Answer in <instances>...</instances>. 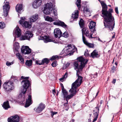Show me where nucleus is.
Wrapping results in <instances>:
<instances>
[{
  "label": "nucleus",
  "mask_w": 122,
  "mask_h": 122,
  "mask_svg": "<svg viewBox=\"0 0 122 122\" xmlns=\"http://www.w3.org/2000/svg\"><path fill=\"white\" fill-rule=\"evenodd\" d=\"M78 60L79 62H81V65H80L79 69L76 70V75L78 78L76 81L72 84L78 86H79L82 82V77L80 76L81 74V72L83 67L88 61L82 57H79Z\"/></svg>",
  "instance_id": "1"
},
{
  "label": "nucleus",
  "mask_w": 122,
  "mask_h": 122,
  "mask_svg": "<svg viewBox=\"0 0 122 122\" xmlns=\"http://www.w3.org/2000/svg\"><path fill=\"white\" fill-rule=\"evenodd\" d=\"M21 78L24 79L25 80L21 82V84L22 85L23 89L22 90L21 93L19 94V97H24L26 91V89L28 88L30 85V82L29 81L27 80L29 77H25L23 76L21 77Z\"/></svg>",
  "instance_id": "2"
},
{
  "label": "nucleus",
  "mask_w": 122,
  "mask_h": 122,
  "mask_svg": "<svg viewBox=\"0 0 122 122\" xmlns=\"http://www.w3.org/2000/svg\"><path fill=\"white\" fill-rule=\"evenodd\" d=\"M52 5L51 3H47L45 5L43 10L44 13L46 15L50 14L52 15L53 13L54 15L56 16L57 14V10L55 8L52 10Z\"/></svg>",
  "instance_id": "3"
},
{
  "label": "nucleus",
  "mask_w": 122,
  "mask_h": 122,
  "mask_svg": "<svg viewBox=\"0 0 122 122\" xmlns=\"http://www.w3.org/2000/svg\"><path fill=\"white\" fill-rule=\"evenodd\" d=\"M98 0L100 3L102 7V16L104 18V25L105 27L106 28L107 26V5L103 1Z\"/></svg>",
  "instance_id": "4"
},
{
  "label": "nucleus",
  "mask_w": 122,
  "mask_h": 122,
  "mask_svg": "<svg viewBox=\"0 0 122 122\" xmlns=\"http://www.w3.org/2000/svg\"><path fill=\"white\" fill-rule=\"evenodd\" d=\"M115 25V19L112 14L108 15L107 11V28L112 30L114 28Z\"/></svg>",
  "instance_id": "5"
},
{
  "label": "nucleus",
  "mask_w": 122,
  "mask_h": 122,
  "mask_svg": "<svg viewBox=\"0 0 122 122\" xmlns=\"http://www.w3.org/2000/svg\"><path fill=\"white\" fill-rule=\"evenodd\" d=\"M78 87V86L72 84L71 88L69 90V92L71 93V94L67 95V93L66 91V94L64 95L63 94L64 98H66V100L67 101L76 94V88Z\"/></svg>",
  "instance_id": "6"
},
{
  "label": "nucleus",
  "mask_w": 122,
  "mask_h": 122,
  "mask_svg": "<svg viewBox=\"0 0 122 122\" xmlns=\"http://www.w3.org/2000/svg\"><path fill=\"white\" fill-rule=\"evenodd\" d=\"M77 50L76 48L74 46L69 45L64 49L63 51L65 54L71 56L76 51H77Z\"/></svg>",
  "instance_id": "7"
},
{
  "label": "nucleus",
  "mask_w": 122,
  "mask_h": 122,
  "mask_svg": "<svg viewBox=\"0 0 122 122\" xmlns=\"http://www.w3.org/2000/svg\"><path fill=\"white\" fill-rule=\"evenodd\" d=\"M3 87L7 91H11L14 88V83L9 80L8 81L4 83L3 84Z\"/></svg>",
  "instance_id": "8"
},
{
  "label": "nucleus",
  "mask_w": 122,
  "mask_h": 122,
  "mask_svg": "<svg viewBox=\"0 0 122 122\" xmlns=\"http://www.w3.org/2000/svg\"><path fill=\"white\" fill-rule=\"evenodd\" d=\"M3 14L5 16H6L8 14L10 8L9 2L5 0L4 3V5L3 6Z\"/></svg>",
  "instance_id": "9"
},
{
  "label": "nucleus",
  "mask_w": 122,
  "mask_h": 122,
  "mask_svg": "<svg viewBox=\"0 0 122 122\" xmlns=\"http://www.w3.org/2000/svg\"><path fill=\"white\" fill-rule=\"evenodd\" d=\"M25 17H21L20 20L19 21L20 24L23 25L25 28H30L31 27V23L28 21H25L24 22L25 20Z\"/></svg>",
  "instance_id": "10"
},
{
  "label": "nucleus",
  "mask_w": 122,
  "mask_h": 122,
  "mask_svg": "<svg viewBox=\"0 0 122 122\" xmlns=\"http://www.w3.org/2000/svg\"><path fill=\"white\" fill-rule=\"evenodd\" d=\"M82 36H83V34H85L86 36L88 37L89 38H93L94 37L92 36L93 34L92 31H91V32L90 31L86 30V28H83L82 29Z\"/></svg>",
  "instance_id": "11"
},
{
  "label": "nucleus",
  "mask_w": 122,
  "mask_h": 122,
  "mask_svg": "<svg viewBox=\"0 0 122 122\" xmlns=\"http://www.w3.org/2000/svg\"><path fill=\"white\" fill-rule=\"evenodd\" d=\"M22 53L24 54H28L31 53V50L27 46H23L21 49Z\"/></svg>",
  "instance_id": "12"
},
{
  "label": "nucleus",
  "mask_w": 122,
  "mask_h": 122,
  "mask_svg": "<svg viewBox=\"0 0 122 122\" xmlns=\"http://www.w3.org/2000/svg\"><path fill=\"white\" fill-rule=\"evenodd\" d=\"M8 121V122H19V117L17 115H16L14 116H12L9 118Z\"/></svg>",
  "instance_id": "13"
},
{
  "label": "nucleus",
  "mask_w": 122,
  "mask_h": 122,
  "mask_svg": "<svg viewBox=\"0 0 122 122\" xmlns=\"http://www.w3.org/2000/svg\"><path fill=\"white\" fill-rule=\"evenodd\" d=\"M42 2L41 0H35L33 2L32 6L34 8H37L41 5Z\"/></svg>",
  "instance_id": "14"
},
{
  "label": "nucleus",
  "mask_w": 122,
  "mask_h": 122,
  "mask_svg": "<svg viewBox=\"0 0 122 122\" xmlns=\"http://www.w3.org/2000/svg\"><path fill=\"white\" fill-rule=\"evenodd\" d=\"M45 107V105L41 103L37 108L34 109V110L37 112L39 113L41 112L44 109Z\"/></svg>",
  "instance_id": "15"
},
{
  "label": "nucleus",
  "mask_w": 122,
  "mask_h": 122,
  "mask_svg": "<svg viewBox=\"0 0 122 122\" xmlns=\"http://www.w3.org/2000/svg\"><path fill=\"white\" fill-rule=\"evenodd\" d=\"M51 15H51L52 16V17H50L49 16H47L45 18V20L48 21L52 22L54 21L55 20H56L57 14L56 16L55 15H54V14L53 13Z\"/></svg>",
  "instance_id": "16"
},
{
  "label": "nucleus",
  "mask_w": 122,
  "mask_h": 122,
  "mask_svg": "<svg viewBox=\"0 0 122 122\" xmlns=\"http://www.w3.org/2000/svg\"><path fill=\"white\" fill-rule=\"evenodd\" d=\"M42 39H41L43 40L46 43L48 42H53L56 43H57V42H56L55 40H53L51 39V38L47 36H43Z\"/></svg>",
  "instance_id": "17"
},
{
  "label": "nucleus",
  "mask_w": 122,
  "mask_h": 122,
  "mask_svg": "<svg viewBox=\"0 0 122 122\" xmlns=\"http://www.w3.org/2000/svg\"><path fill=\"white\" fill-rule=\"evenodd\" d=\"M54 34L55 37H59L61 36L62 32L61 30L59 28L55 29L54 31Z\"/></svg>",
  "instance_id": "18"
},
{
  "label": "nucleus",
  "mask_w": 122,
  "mask_h": 122,
  "mask_svg": "<svg viewBox=\"0 0 122 122\" xmlns=\"http://www.w3.org/2000/svg\"><path fill=\"white\" fill-rule=\"evenodd\" d=\"M31 96V95H29L28 99L26 100L25 107H27L29 106L32 103Z\"/></svg>",
  "instance_id": "19"
},
{
  "label": "nucleus",
  "mask_w": 122,
  "mask_h": 122,
  "mask_svg": "<svg viewBox=\"0 0 122 122\" xmlns=\"http://www.w3.org/2000/svg\"><path fill=\"white\" fill-rule=\"evenodd\" d=\"M96 23L93 21H91L90 23L89 28L91 31H92L93 33L94 32Z\"/></svg>",
  "instance_id": "20"
},
{
  "label": "nucleus",
  "mask_w": 122,
  "mask_h": 122,
  "mask_svg": "<svg viewBox=\"0 0 122 122\" xmlns=\"http://www.w3.org/2000/svg\"><path fill=\"white\" fill-rule=\"evenodd\" d=\"M82 40L84 43L90 48H93L94 46L93 44L88 42L86 40L85 37L83 36Z\"/></svg>",
  "instance_id": "21"
},
{
  "label": "nucleus",
  "mask_w": 122,
  "mask_h": 122,
  "mask_svg": "<svg viewBox=\"0 0 122 122\" xmlns=\"http://www.w3.org/2000/svg\"><path fill=\"white\" fill-rule=\"evenodd\" d=\"M78 10H76L72 14V18L74 20H76L78 18Z\"/></svg>",
  "instance_id": "22"
},
{
  "label": "nucleus",
  "mask_w": 122,
  "mask_h": 122,
  "mask_svg": "<svg viewBox=\"0 0 122 122\" xmlns=\"http://www.w3.org/2000/svg\"><path fill=\"white\" fill-rule=\"evenodd\" d=\"M16 10L17 11L20 13L21 11L22 10V4H18L16 6Z\"/></svg>",
  "instance_id": "23"
},
{
  "label": "nucleus",
  "mask_w": 122,
  "mask_h": 122,
  "mask_svg": "<svg viewBox=\"0 0 122 122\" xmlns=\"http://www.w3.org/2000/svg\"><path fill=\"white\" fill-rule=\"evenodd\" d=\"M38 14H35L31 17L30 19V21L31 22H34L36 21L38 18Z\"/></svg>",
  "instance_id": "24"
},
{
  "label": "nucleus",
  "mask_w": 122,
  "mask_h": 122,
  "mask_svg": "<svg viewBox=\"0 0 122 122\" xmlns=\"http://www.w3.org/2000/svg\"><path fill=\"white\" fill-rule=\"evenodd\" d=\"M91 56L93 58L99 57L100 55L98 54L96 50H94L91 54Z\"/></svg>",
  "instance_id": "25"
},
{
  "label": "nucleus",
  "mask_w": 122,
  "mask_h": 122,
  "mask_svg": "<svg viewBox=\"0 0 122 122\" xmlns=\"http://www.w3.org/2000/svg\"><path fill=\"white\" fill-rule=\"evenodd\" d=\"M2 107L5 110H7L8 108H10V107L9 105L8 101H7L4 102Z\"/></svg>",
  "instance_id": "26"
},
{
  "label": "nucleus",
  "mask_w": 122,
  "mask_h": 122,
  "mask_svg": "<svg viewBox=\"0 0 122 122\" xmlns=\"http://www.w3.org/2000/svg\"><path fill=\"white\" fill-rule=\"evenodd\" d=\"M16 29L15 30V34L17 36V37H19L21 35V31L19 28L16 27Z\"/></svg>",
  "instance_id": "27"
},
{
  "label": "nucleus",
  "mask_w": 122,
  "mask_h": 122,
  "mask_svg": "<svg viewBox=\"0 0 122 122\" xmlns=\"http://www.w3.org/2000/svg\"><path fill=\"white\" fill-rule=\"evenodd\" d=\"M25 33L28 38V40H29V39L32 37L33 36L31 32L29 31H26Z\"/></svg>",
  "instance_id": "28"
},
{
  "label": "nucleus",
  "mask_w": 122,
  "mask_h": 122,
  "mask_svg": "<svg viewBox=\"0 0 122 122\" xmlns=\"http://www.w3.org/2000/svg\"><path fill=\"white\" fill-rule=\"evenodd\" d=\"M100 105H97V106L95 107L93 111L94 115H98L99 111V107H100Z\"/></svg>",
  "instance_id": "29"
},
{
  "label": "nucleus",
  "mask_w": 122,
  "mask_h": 122,
  "mask_svg": "<svg viewBox=\"0 0 122 122\" xmlns=\"http://www.w3.org/2000/svg\"><path fill=\"white\" fill-rule=\"evenodd\" d=\"M17 57L20 60L21 62L22 63H24V59L22 57L21 55L19 53H17L16 54Z\"/></svg>",
  "instance_id": "30"
},
{
  "label": "nucleus",
  "mask_w": 122,
  "mask_h": 122,
  "mask_svg": "<svg viewBox=\"0 0 122 122\" xmlns=\"http://www.w3.org/2000/svg\"><path fill=\"white\" fill-rule=\"evenodd\" d=\"M80 62L81 63V62ZM79 64L78 63V61H76L74 62V67L75 70H76L78 69H79L80 67V66H79Z\"/></svg>",
  "instance_id": "31"
},
{
  "label": "nucleus",
  "mask_w": 122,
  "mask_h": 122,
  "mask_svg": "<svg viewBox=\"0 0 122 122\" xmlns=\"http://www.w3.org/2000/svg\"><path fill=\"white\" fill-rule=\"evenodd\" d=\"M79 24L81 28H83L84 26V23L83 20L82 19H81L79 22Z\"/></svg>",
  "instance_id": "32"
},
{
  "label": "nucleus",
  "mask_w": 122,
  "mask_h": 122,
  "mask_svg": "<svg viewBox=\"0 0 122 122\" xmlns=\"http://www.w3.org/2000/svg\"><path fill=\"white\" fill-rule=\"evenodd\" d=\"M32 63V61L31 60H27L25 63V64L28 66H31Z\"/></svg>",
  "instance_id": "33"
},
{
  "label": "nucleus",
  "mask_w": 122,
  "mask_h": 122,
  "mask_svg": "<svg viewBox=\"0 0 122 122\" xmlns=\"http://www.w3.org/2000/svg\"><path fill=\"white\" fill-rule=\"evenodd\" d=\"M57 23V25L62 26L63 27H66L67 26L64 22L61 21H59Z\"/></svg>",
  "instance_id": "34"
},
{
  "label": "nucleus",
  "mask_w": 122,
  "mask_h": 122,
  "mask_svg": "<svg viewBox=\"0 0 122 122\" xmlns=\"http://www.w3.org/2000/svg\"><path fill=\"white\" fill-rule=\"evenodd\" d=\"M14 46L15 49L16 50L19 48L20 47L19 43L17 42H15L14 43Z\"/></svg>",
  "instance_id": "35"
},
{
  "label": "nucleus",
  "mask_w": 122,
  "mask_h": 122,
  "mask_svg": "<svg viewBox=\"0 0 122 122\" xmlns=\"http://www.w3.org/2000/svg\"><path fill=\"white\" fill-rule=\"evenodd\" d=\"M42 65L44 64L45 63L46 64H48L49 62V60L47 58H44L42 61Z\"/></svg>",
  "instance_id": "36"
},
{
  "label": "nucleus",
  "mask_w": 122,
  "mask_h": 122,
  "mask_svg": "<svg viewBox=\"0 0 122 122\" xmlns=\"http://www.w3.org/2000/svg\"><path fill=\"white\" fill-rule=\"evenodd\" d=\"M28 40L27 36L25 35V33L24 35L22 36L20 38V40Z\"/></svg>",
  "instance_id": "37"
},
{
  "label": "nucleus",
  "mask_w": 122,
  "mask_h": 122,
  "mask_svg": "<svg viewBox=\"0 0 122 122\" xmlns=\"http://www.w3.org/2000/svg\"><path fill=\"white\" fill-rule=\"evenodd\" d=\"M81 0H77L76 3V4L79 9L81 7Z\"/></svg>",
  "instance_id": "38"
},
{
  "label": "nucleus",
  "mask_w": 122,
  "mask_h": 122,
  "mask_svg": "<svg viewBox=\"0 0 122 122\" xmlns=\"http://www.w3.org/2000/svg\"><path fill=\"white\" fill-rule=\"evenodd\" d=\"M61 89L63 93L64 94V95L66 94V90L64 89L63 84H61Z\"/></svg>",
  "instance_id": "39"
},
{
  "label": "nucleus",
  "mask_w": 122,
  "mask_h": 122,
  "mask_svg": "<svg viewBox=\"0 0 122 122\" xmlns=\"http://www.w3.org/2000/svg\"><path fill=\"white\" fill-rule=\"evenodd\" d=\"M67 73H66L65 74L63 77H62L60 79V80L61 82H63L64 81V79L67 77Z\"/></svg>",
  "instance_id": "40"
},
{
  "label": "nucleus",
  "mask_w": 122,
  "mask_h": 122,
  "mask_svg": "<svg viewBox=\"0 0 122 122\" xmlns=\"http://www.w3.org/2000/svg\"><path fill=\"white\" fill-rule=\"evenodd\" d=\"M5 24L4 22H0V27L1 28H4L5 27Z\"/></svg>",
  "instance_id": "41"
},
{
  "label": "nucleus",
  "mask_w": 122,
  "mask_h": 122,
  "mask_svg": "<svg viewBox=\"0 0 122 122\" xmlns=\"http://www.w3.org/2000/svg\"><path fill=\"white\" fill-rule=\"evenodd\" d=\"M61 36L65 38L68 37V34L67 32H65L62 34H61Z\"/></svg>",
  "instance_id": "42"
},
{
  "label": "nucleus",
  "mask_w": 122,
  "mask_h": 122,
  "mask_svg": "<svg viewBox=\"0 0 122 122\" xmlns=\"http://www.w3.org/2000/svg\"><path fill=\"white\" fill-rule=\"evenodd\" d=\"M57 65V61H54L51 64V65L53 67H55Z\"/></svg>",
  "instance_id": "43"
},
{
  "label": "nucleus",
  "mask_w": 122,
  "mask_h": 122,
  "mask_svg": "<svg viewBox=\"0 0 122 122\" xmlns=\"http://www.w3.org/2000/svg\"><path fill=\"white\" fill-rule=\"evenodd\" d=\"M36 64L39 65H42V61H36Z\"/></svg>",
  "instance_id": "44"
},
{
  "label": "nucleus",
  "mask_w": 122,
  "mask_h": 122,
  "mask_svg": "<svg viewBox=\"0 0 122 122\" xmlns=\"http://www.w3.org/2000/svg\"><path fill=\"white\" fill-rule=\"evenodd\" d=\"M108 11V15L109 14H112V13L113 12V9L111 8L109 9L108 11Z\"/></svg>",
  "instance_id": "45"
},
{
  "label": "nucleus",
  "mask_w": 122,
  "mask_h": 122,
  "mask_svg": "<svg viewBox=\"0 0 122 122\" xmlns=\"http://www.w3.org/2000/svg\"><path fill=\"white\" fill-rule=\"evenodd\" d=\"M58 56H53L50 59V60H56V58H58Z\"/></svg>",
  "instance_id": "46"
},
{
  "label": "nucleus",
  "mask_w": 122,
  "mask_h": 122,
  "mask_svg": "<svg viewBox=\"0 0 122 122\" xmlns=\"http://www.w3.org/2000/svg\"><path fill=\"white\" fill-rule=\"evenodd\" d=\"M57 113V112H55L52 111L51 112V115L52 117H53L54 115L56 114Z\"/></svg>",
  "instance_id": "47"
},
{
  "label": "nucleus",
  "mask_w": 122,
  "mask_h": 122,
  "mask_svg": "<svg viewBox=\"0 0 122 122\" xmlns=\"http://www.w3.org/2000/svg\"><path fill=\"white\" fill-rule=\"evenodd\" d=\"M94 115L95 117L93 121L92 122H94L95 121L97 120L98 116V115Z\"/></svg>",
  "instance_id": "48"
},
{
  "label": "nucleus",
  "mask_w": 122,
  "mask_h": 122,
  "mask_svg": "<svg viewBox=\"0 0 122 122\" xmlns=\"http://www.w3.org/2000/svg\"><path fill=\"white\" fill-rule=\"evenodd\" d=\"M116 68V67H115L114 66H113V67L111 68V71L113 72L115 70Z\"/></svg>",
  "instance_id": "49"
},
{
  "label": "nucleus",
  "mask_w": 122,
  "mask_h": 122,
  "mask_svg": "<svg viewBox=\"0 0 122 122\" xmlns=\"http://www.w3.org/2000/svg\"><path fill=\"white\" fill-rule=\"evenodd\" d=\"M84 55L86 56H88L89 55V54L88 51H86L84 53Z\"/></svg>",
  "instance_id": "50"
},
{
  "label": "nucleus",
  "mask_w": 122,
  "mask_h": 122,
  "mask_svg": "<svg viewBox=\"0 0 122 122\" xmlns=\"http://www.w3.org/2000/svg\"><path fill=\"white\" fill-rule=\"evenodd\" d=\"M13 63L12 62H10L8 61H7L6 62V64L8 66H9L11 64H12Z\"/></svg>",
  "instance_id": "51"
},
{
  "label": "nucleus",
  "mask_w": 122,
  "mask_h": 122,
  "mask_svg": "<svg viewBox=\"0 0 122 122\" xmlns=\"http://www.w3.org/2000/svg\"><path fill=\"white\" fill-rule=\"evenodd\" d=\"M115 11L116 12L117 14L118 13V7H117L115 8Z\"/></svg>",
  "instance_id": "52"
},
{
  "label": "nucleus",
  "mask_w": 122,
  "mask_h": 122,
  "mask_svg": "<svg viewBox=\"0 0 122 122\" xmlns=\"http://www.w3.org/2000/svg\"><path fill=\"white\" fill-rule=\"evenodd\" d=\"M68 101H67V102L66 103H65L64 104V107H67L68 106Z\"/></svg>",
  "instance_id": "53"
},
{
  "label": "nucleus",
  "mask_w": 122,
  "mask_h": 122,
  "mask_svg": "<svg viewBox=\"0 0 122 122\" xmlns=\"http://www.w3.org/2000/svg\"><path fill=\"white\" fill-rule=\"evenodd\" d=\"M116 81V80L115 79H113L112 81V83H113L114 84Z\"/></svg>",
  "instance_id": "54"
},
{
  "label": "nucleus",
  "mask_w": 122,
  "mask_h": 122,
  "mask_svg": "<svg viewBox=\"0 0 122 122\" xmlns=\"http://www.w3.org/2000/svg\"><path fill=\"white\" fill-rule=\"evenodd\" d=\"M64 109H65L67 111L68 110V106L67 107H64Z\"/></svg>",
  "instance_id": "55"
},
{
  "label": "nucleus",
  "mask_w": 122,
  "mask_h": 122,
  "mask_svg": "<svg viewBox=\"0 0 122 122\" xmlns=\"http://www.w3.org/2000/svg\"><path fill=\"white\" fill-rule=\"evenodd\" d=\"M66 66L65 67H68L69 66L70 64L69 63H67V64H66Z\"/></svg>",
  "instance_id": "56"
},
{
  "label": "nucleus",
  "mask_w": 122,
  "mask_h": 122,
  "mask_svg": "<svg viewBox=\"0 0 122 122\" xmlns=\"http://www.w3.org/2000/svg\"><path fill=\"white\" fill-rule=\"evenodd\" d=\"M66 66V64H65L63 66V69H66V67H65Z\"/></svg>",
  "instance_id": "57"
},
{
  "label": "nucleus",
  "mask_w": 122,
  "mask_h": 122,
  "mask_svg": "<svg viewBox=\"0 0 122 122\" xmlns=\"http://www.w3.org/2000/svg\"><path fill=\"white\" fill-rule=\"evenodd\" d=\"M52 92L53 94H54V93H56L55 92V90H53L52 91Z\"/></svg>",
  "instance_id": "58"
},
{
  "label": "nucleus",
  "mask_w": 122,
  "mask_h": 122,
  "mask_svg": "<svg viewBox=\"0 0 122 122\" xmlns=\"http://www.w3.org/2000/svg\"><path fill=\"white\" fill-rule=\"evenodd\" d=\"M115 35L114 34L112 36V39H113V38H114L115 37Z\"/></svg>",
  "instance_id": "59"
},
{
  "label": "nucleus",
  "mask_w": 122,
  "mask_h": 122,
  "mask_svg": "<svg viewBox=\"0 0 122 122\" xmlns=\"http://www.w3.org/2000/svg\"><path fill=\"white\" fill-rule=\"evenodd\" d=\"M16 40V37H15L14 39V41H15Z\"/></svg>",
  "instance_id": "60"
},
{
  "label": "nucleus",
  "mask_w": 122,
  "mask_h": 122,
  "mask_svg": "<svg viewBox=\"0 0 122 122\" xmlns=\"http://www.w3.org/2000/svg\"><path fill=\"white\" fill-rule=\"evenodd\" d=\"M94 75L95 76H96L95 77H97V73H96Z\"/></svg>",
  "instance_id": "61"
},
{
  "label": "nucleus",
  "mask_w": 122,
  "mask_h": 122,
  "mask_svg": "<svg viewBox=\"0 0 122 122\" xmlns=\"http://www.w3.org/2000/svg\"><path fill=\"white\" fill-rule=\"evenodd\" d=\"M99 93V91H98V92H97V94H96V96H97L98 95V93Z\"/></svg>",
  "instance_id": "62"
},
{
  "label": "nucleus",
  "mask_w": 122,
  "mask_h": 122,
  "mask_svg": "<svg viewBox=\"0 0 122 122\" xmlns=\"http://www.w3.org/2000/svg\"><path fill=\"white\" fill-rule=\"evenodd\" d=\"M102 100L100 102V104H102Z\"/></svg>",
  "instance_id": "63"
},
{
  "label": "nucleus",
  "mask_w": 122,
  "mask_h": 122,
  "mask_svg": "<svg viewBox=\"0 0 122 122\" xmlns=\"http://www.w3.org/2000/svg\"><path fill=\"white\" fill-rule=\"evenodd\" d=\"M72 122H74L75 121V120L74 119H73L72 120Z\"/></svg>",
  "instance_id": "64"
}]
</instances>
